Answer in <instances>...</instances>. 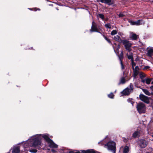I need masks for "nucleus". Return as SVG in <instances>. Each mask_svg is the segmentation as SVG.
I'll use <instances>...</instances> for the list:
<instances>
[{
    "instance_id": "1",
    "label": "nucleus",
    "mask_w": 153,
    "mask_h": 153,
    "mask_svg": "<svg viewBox=\"0 0 153 153\" xmlns=\"http://www.w3.org/2000/svg\"><path fill=\"white\" fill-rule=\"evenodd\" d=\"M42 137L47 142L50 148H57L58 145L49 138L48 134H39L32 136L24 143L23 146L24 150L27 151L28 150L26 149L29 148L30 147L36 149L40 148L41 146Z\"/></svg>"
},
{
    "instance_id": "2",
    "label": "nucleus",
    "mask_w": 153,
    "mask_h": 153,
    "mask_svg": "<svg viewBox=\"0 0 153 153\" xmlns=\"http://www.w3.org/2000/svg\"><path fill=\"white\" fill-rule=\"evenodd\" d=\"M42 137L47 142L50 148H57L58 145L49 138L48 134H39L32 136L24 143L23 146L24 150L27 151L28 150L26 149L29 148L30 147L36 149L40 148L41 146Z\"/></svg>"
},
{
    "instance_id": "3",
    "label": "nucleus",
    "mask_w": 153,
    "mask_h": 153,
    "mask_svg": "<svg viewBox=\"0 0 153 153\" xmlns=\"http://www.w3.org/2000/svg\"><path fill=\"white\" fill-rule=\"evenodd\" d=\"M104 147L113 153H116V143L115 142L110 141L105 144Z\"/></svg>"
},
{
    "instance_id": "4",
    "label": "nucleus",
    "mask_w": 153,
    "mask_h": 153,
    "mask_svg": "<svg viewBox=\"0 0 153 153\" xmlns=\"http://www.w3.org/2000/svg\"><path fill=\"white\" fill-rule=\"evenodd\" d=\"M136 108L138 112L140 114L144 113L146 112V105L142 102H139L137 103Z\"/></svg>"
},
{
    "instance_id": "5",
    "label": "nucleus",
    "mask_w": 153,
    "mask_h": 153,
    "mask_svg": "<svg viewBox=\"0 0 153 153\" xmlns=\"http://www.w3.org/2000/svg\"><path fill=\"white\" fill-rule=\"evenodd\" d=\"M134 88L132 84L130 83L129 86L124 90L121 93L125 95H128L133 91Z\"/></svg>"
},
{
    "instance_id": "6",
    "label": "nucleus",
    "mask_w": 153,
    "mask_h": 153,
    "mask_svg": "<svg viewBox=\"0 0 153 153\" xmlns=\"http://www.w3.org/2000/svg\"><path fill=\"white\" fill-rule=\"evenodd\" d=\"M122 43L124 45L126 49L128 51H131L132 49L131 48L132 44L129 42L127 40H123Z\"/></svg>"
},
{
    "instance_id": "7",
    "label": "nucleus",
    "mask_w": 153,
    "mask_h": 153,
    "mask_svg": "<svg viewBox=\"0 0 153 153\" xmlns=\"http://www.w3.org/2000/svg\"><path fill=\"white\" fill-rule=\"evenodd\" d=\"M128 22L132 25H143L145 23V21L142 20H139L136 21H133L132 20H129Z\"/></svg>"
},
{
    "instance_id": "8",
    "label": "nucleus",
    "mask_w": 153,
    "mask_h": 153,
    "mask_svg": "<svg viewBox=\"0 0 153 153\" xmlns=\"http://www.w3.org/2000/svg\"><path fill=\"white\" fill-rule=\"evenodd\" d=\"M138 144L141 148H144L147 146L148 142L145 140L142 139L139 140Z\"/></svg>"
},
{
    "instance_id": "9",
    "label": "nucleus",
    "mask_w": 153,
    "mask_h": 153,
    "mask_svg": "<svg viewBox=\"0 0 153 153\" xmlns=\"http://www.w3.org/2000/svg\"><path fill=\"white\" fill-rule=\"evenodd\" d=\"M140 99L142 101L146 103L149 104V100L148 97L145 95L140 94L139 96Z\"/></svg>"
},
{
    "instance_id": "10",
    "label": "nucleus",
    "mask_w": 153,
    "mask_h": 153,
    "mask_svg": "<svg viewBox=\"0 0 153 153\" xmlns=\"http://www.w3.org/2000/svg\"><path fill=\"white\" fill-rule=\"evenodd\" d=\"M146 50L147 55L151 57L153 55V47H149L147 48Z\"/></svg>"
},
{
    "instance_id": "11",
    "label": "nucleus",
    "mask_w": 153,
    "mask_h": 153,
    "mask_svg": "<svg viewBox=\"0 0 153 153\" xmlns=\"http://www.w3.org/2000/svg\"><path fill=\"white\" fill-rule=\"evenodd\" d=\"M133 69L134 71L133 76L134 77H135L140 73L139 71V69L137 66H136L134 68H133Z\"/></svg>"
},
{
    "instance_id": "12",
    "label": "nucleus",
    "mask_w": 153,
    "mask_h": 153,
    "mask_svg": "<svg viewBox=\"0 0 153 153\" xmlns=\"http://www.w3.org/2000/svg\"><path fill=\"white\" fill-rule=\"evenodd\" d=\"M94 21H93L92 22V25L91 26V29L90 30V31L91 32H99L98 31H97L98 29L97 26L94 25Z\"/></svg>"
},
{
    "instance_id": "13",
    "label": "nucleus",
    "mask_w": 153,
    "mask_h": 153,
    "mask_svg": "<svg viewBox=\"0 0 153 153\" xmlns=\"http://www.w3.org/2000/svg\"><path fill=\"white\" fill-rule=\"evenodd\" d=\"M128 52L126 53V55L127 56L128 58V59H131L132 61L133 60V53L131 51Z\"/></svg>"
},
{
    "instance_id": "14",
    "label": "nucleus",
    "mask_w": 153,
    "mask_h": 153,
    "mask_svg": "<svg viewBox=\"0 0 153 153\" xmlns=\"http://www.w3.org/2000/svg\"><path fill=\"white\" fill-rule=\"evenodd\" d=\"M127 76L126 75L125 76L122 77L121 78L120 80V81L118 83V85H120L121 84H123L126 83V77Z\"/></svg>"
},
{
    "instance_id": "15",
    "label": "nucleus",
    "mask_w": 153,
    "mask_h": 153,
    "mask_svg": "<svg viewBox=\"0 0 153 153\" xmlns=\"http://www.w3.org/2000/svg\"><path fill=\"white\" fill-rule=\"evenodd\" d=\"M20 152V149L19 146H15L14 147L12 153H19Z\"/></svg>"
},
{
    "instance_id": "16",
    "label": "nucleus",
    "mask_w": 153,
    "mask_h": 153,
    "mask_svg": "<svg viewBox=\"0 0 153 153\" xmlns=\"http://www.w3.org/2000/svg\"><path fill=\"white\" fill-rule=\"evenodd\" d=\"M112 38L115 40L117 41L120 43L122 42L123 41L121 39L120 37L118 35L114 36L112 37Z\"/></svg>"
},
{
    "instance_id": "17",
    "label": "nucleus",
    "mask_w": 153,
    "mask_h": 153,
    "mask_svg": "<svg viewBox=\"0 0 153 153\" xmlns=\"http://www.w3.org/2000/svg\"><path fill=\"white\" fill-rule=\"evenodd\" d=\"M140 131H135L132 134V137L134 138H137L139 137L140 136Z\"/></svg>"
},
{
    "instance_id": "18",
    "label": "nucleus",
    "mask_w": 153,
    "mask_h": 153,
    "mask_svg": "<svg viewBox=\"0 0 153 153\" xmlns=\"http://www.w3.org/2000/svg\"><path fill=\"white\" fill-rule=\"evenodd\" d=\"M100 1L101 2L106 4L109 5L113 4L111 0H100Z\"/></svg>"
},
{
    "instance_id": "19",
    "label": "nucleus",
    "mask_w": 153,
    "mask_h": 153,
    "mask_svg": "<svg viewBox=\"0 0 153 153\" xmlns=\"http://www.w3.org/2000/svg\"><path fill=\"white\" fill-rule=\"evenodd\" d=\"M130 38L133 40H136L137 38V36L133 32L130 33Z\"/></svg>"
},
{
    "instance_id": "20",
    "label": "nucleus",
    "mask_w": 153,
    "mask_h": 153,
    "mask_svg": "<svg viewBox=\"0 0 153 153\" xmlns=\"http://www.w3.org/2000/svg\"><path fill=\"white\" fill-rule=\"evenodd\" d=\"M130 150V148L127 146H125L123 149V153H128Z\"/></svg>"
},
{
    "instance_id": "21",
    "label": "nucleus",
    "mask_w": 153,
    "mask_h": 153,
    "mask_svg": "<svg viewBox=\"0 0 153 153\" xmlns=\"http://www.w3.org/2000/svg\"><path fill=\"white\" fill-rule=\"evenodd\" d=\"M142 91L146 95L150 96L151 94V93L149 92V91L147 89H143Z\"/></svg>"
},
{
    "instance_id": "22",
    "label": "nucleus",
    "mask_w": 153,
    "mask_h": 153,
    "mask_svg": "<svg viewBox=\"0 0 153 153\" xmlns=\"http://www.w3.org/2000/svg\"><path fill=\"white\" fill-rule=\"evenodd\" d=\"M139 75L140 79H143L146 76L145 74L142 72L140 73Z\"/></svg>"
},
{
    "instance_id": "23",
    "label": "nucleus",
    "mask_w": 153,
    "mask_h": 153,
    "mask_svg": "<svg viewBox=\"0 0 153 153\" xmlns=\"http://www.w3.org/2000/svg\"><path fill=\"white\" fill-rule=\"evenodd\" d=\"M92 149H88L86 151H82V153H91Z\"/></svg>"
},
{
    "instance_id": "24",
    "label": "nucleus",
    "mask_w": 153,
    "mask_h": 153,
    "mask_svg": "<svg viewBox=\"0 0 153 153\" xmlns=\"http://www.w3.org/2000/svg\"><path fill=\"white\" fill-rule=\"evenodd\" d=\"M97 16L101 19L102 20H104L105 18L104 15L102 14H98L97 15Z\"/></svg>"
},
{
    "instance_id": "25",
    "label": "nucleus",
    "mask_w": 153,
    "mask_h": 153,
    "mask_svg": "<svg viewBox=\"0 0 153 153\" xmlns=\"http://www.w3.org/2000/svg\"><path fill=\"white\" fill-rule=\"evenodd\" d=\"M151 81V79L150 78H146V83L147 84H149Z\"/></svg>"
},
{
    "instance_id": "26",
    "label": "nucleus",
    "mask_w": 153,
    "mask_h": 153,
    "mask_svg": "<svg viewBox=\"0 0 153 153\" xmlns=\"http://www.w3.org/2000/svg\"><path fill=\"white\" fill-rule=\"evenodd\" d=\"M108 96L109 98L113 99L114 98V95L112 93H111L110 94H108Z\"/></svg>"
},
{
    "instance_id": "27",
    "label": "nucleus",
    "mask_w": 153,
    "mask_h": 153,
    "mask_svg": "<svg viewBox=\"0 0 153 153\" xmlns=\"http://www.w3.org/2000/svg\"><path fill=\"white\" fill-rule=\"evenodd\" d=\"M103 36L104 38L109 43H111V42L110 40L107 38L104 35H103Z\"/></svg>"
},
{
    "instance_id": "28",
    "label": "nucleus",
    "mask_w": 153,
    "mask_h": 153,
    "mask_svg": "<svg viewBox=\"0 0 153 153\" xmlns=\"http://www.w3.org/2000/svg\"><path fill=\"white\" fill-rule=\"evenodd\" d=\"M105 26L106 28H110L111 25L109 23H107L105 25Z\"/></svg>"
},
{
    "instance_id": "29",
    "label": "nucleus",
    "mask_w": 153,
    "mask_h": 153,
    "mask_svg": "<svg viewBox=\"0 0 153 153\" xmlns=\"http://www.w3.org/2000/svg\"><path fill=\"white\" fill-rule=\"evenodd\" d=\"M29 151L31 153H36L37 152V150L35 149H32L30 150Z\"/></svg>"
},
{
    "instance_id": "30",
    "label": "nucleus",
    "mask_w": 153,
    "mask_h": 153,
    "mask_svg": "<svg viewBox=\"0 0 153 153\" xmlns=\"http://www.w3.org/2000/svg\"><path fill=\"white\" fill-rule=\"evenodd\" d=\"M117 33V31L116 30H114L112 31L111 33V34L113 35L116 34Z\"/></svg>"
},
{
    "instance_id": "31",
    "label": "nucleus",
    "mask_w": 153,
    "mask_h": 153,
    "mask_svg": "<svg viewBox=\"0 0 153 153\" xmlns=\"http://www.w3.org/2000/svg\"><path fill=\"white\" fill-rule=\"evenodd\" d=\"M127 101L128 102H129L130 103H131L132 105H133V104L134 103V102H133L132 101V99H131V98H128V100H127Z\"/></svg>"
},
{
    "instance_id": "32",
    "label": "nucleus",
    "mask_w": 153,
    "mask_h": 153,
    "mask_svg": "<svg viewBox=\"0 0 153 153\" xmlns=\"http://www.w3.org/2000/svg\"><path fill=\"white\" fill-rule=\"evenodd\" d=\"M123 53L122 52L120 54L119 56V58L120 59V61H121V58H123Z\"/></svg>"
},
{
    "instance_id": "33",
    "label": "nucleus",
    "mask_w": 153,
    "mask_h": 153,
    "mask_svg": "<svg viewBox=\"0 0 153 153\" xmlns=\"http://www.w3.org/2000/svg\"><path fill=\"white\" fill-rule=\"evenodd\" d=\"M124 16H125L124 15L123 13H120L119 15V17L121 18H122Z\"/></svg>"
},
{
    "instance_id": "34",
    "label": "nucleus",
    "mask_w": 153,
    "mask_h": 153,
    "mask_svg": "<svg viewBox=\"0 0 153 153\" xmlns=\"http://www.w3.org/2000/svg\"><path fill=\"white\" fill-rule=\"evenodd\" d=\"M120 64H121V69H122L123 70L124 69V67L123 64L122 63V61H121Z\"/></svg>"
},
{
    "instance_id": "35",
    "label": "nucleus",
    "mask_w": 153,
    "mask_h": 153,
    "mask_svg": "<svg viewBox=\"0 0 153 153\" xmlns=\"http://www.w3.org/2000/svg\"><path fill=\"white\" fill-rule=\"evenodd\" d=\"M136 65V64L135 62H132V68L133 69V68H134V67Z\"/></svg>"
},
{
    "instance_id": "36",
    "label": "nucleus",
    "mask_w": 153,
    "mask_h": 153,
    "mask_svg": "<svg viewBox=\"0 0 153 153\" xmlns=\"http://www.w3.org/2000/svg\"><path fill=\"white\" fill-rule=\"evenodd\" d=\"M150 68V67L149 66H145L144 68H143V69H149Z\"/></svg>"
},
{
    "instance_id": "37",
    "label": "nucleus",
    "mask_w": 153,
    "mask_h": 153,
    "mask_svg": "<svg viewBox=\"0 0 153 153\" xmlns=\"http://www.w3.org/2000/svg\"><path fill=\"white\" fill-rule=\"evenodd\" d=\"M141 82L143 83H145L146 82V78L145 79H141Z\"/></svg>"
},
{
    "instance_id": "38",
    "label": "nucleus",
    "mask_w": 153,
    "mask_h": 153,
    "mask_svg": "<svg viewBox=\"0 0 153 153\" xmlns=\"http://www.w3.org/2000/svg\"><path fill=\"white\" fill-rule=\"evenodd\" d=\"M91 153H100L99 152H97V151H95L94 150L92 149V152H91Z\"/></svg>"
},
{
    "instance_id": "39",
    "label": "nucleus",
    "mask_w": 153,
    "mask_h": 153,
    "mask_svg": "<svg viewBox=\"0 0 153 153\" xmlns=\"http://www.w3.org/2000/svg\"><path fill=\"white\" fill-rule=\"evenodd\" d=\"M51 151L52 152H53V153H55V152H56V151L54 149H52L51 150Z\"/></svg>"
},
{
    "instance_id": "40",
    "label": "nucleus",
    "mask_w": 153,
    "mask_h": 153,
    "mask_svg": "<svg viewBox=\"0 0 153 153\" xmlns=\"http://www.w3.org/2000/svg\"><path fill=\"white\" fill-rule=\"evenodd\" d=\"M120 48V46L119 45H117V50H118V49Z\"/></svg>"
},
{
    "instance_id": "41",
    "label": "nucleus",
    "mask_w": 153,
    "mask_h": 153,
    "mask_svg": "<svg viewBox=\"0 0 153 153\" xmlns=\"http://www.w3.org/2000/svg\"><path fill=\"white\" fill-rule=\"evenodd\" d=\"M150 89H151V90L152 91H153V85L150 87Z\"/></svg>"
},
{
    "instance_id": "42",
    "label": "nucleus",
    "mask_w": 153,
    "mask_h": 153,
    "mask_svg": "<svg viewBox=\"0 0 153 153\" xmlns=\"http://www.w3.org/2000/svg\"><path fill=\"white\" fill-rule=\"evenodd\" d=\"M69 153H75V152L73 151H70L69 152Z\"/></svg>"
},
{
    "instance_id": "43",
    "label": "nucleus",
    "mask_w": 153,
    "mask_h": 153,
    "mask_svg": "<svg viewBox=\"0 0 153 153\" xmlns=\"http://www.w3.org/2000/svg\"><path fill=\"white\" fill-rule=\"evenodd\" d=\"M75 153H81L79 152H75Z\"/></svg>"
},
{
    "instance_id": "44",
    "label": "nucleus",
    "mask_w": 153,
    "mask_h": 153,
    "mask_svg": "<svg viewBox=\"0 0 153 153\" xmlns=\"http://www.w3.org/2000/svg\"><path fill=\"white\" fill-rule=\"evenodd\" d=\"M34 9L35 11H36L37 10H36V8H34Z\"/></svg>"
},
{
    "instance_id": "45",
    "label": "nucleus",
    "mask_w": 153,
    "mask_h": 153,
    "mask_svg": "<svg viewBox=\"0 0 153 153\" xmlns=\"http://www.w3.org/2000/svg\"><path fill=\"white\" fill-rule=\"evenodd\" d=\"M114 45H116V43H114Z\"/></svg>"
},
{
    "instance_id": "46",
    "label": "nucleus",
    "mask_w": 153,
    "mask_h": 153,
    "mask_svg": "<svg viewBox=\"0 0 153 153\" xmlns=\"http://www.w3.org/2000/svg\"><path fill=\"white\" fill-rule=\"evenodd\" d=\"M113 48L114 49V51H115V50H114V46H113Z\"/></svg>"
},
{
    "instance_id": "47",
    "label": "nucleus",
    "mask_w": 153,
    "mask_h": 153,
    "mask_svg": "<svg viewBox=\"0 0 153 153\" xmlns=\"http://www.w3.org/2000/svg\"><path fill=\"white\" fill-rule=\"evenodd\" d=\"M151 136H152V137H153V134L152 135H151Z\"/></svg>"
},
{
    "instance_id": "48",
    "label": "nucleus",
    "mask_w": 153,
    "mask_h": 153,
    "mask_svg": "<svg viewBox=\"0 0 153 153\" xmlns=\"http://www.w3.org/2000/svg\"><path fill=\"white\" fill-rule=\"evenodd\" d=\"M152 84H153V81L152 82Z\"/></svg>"
},
{
    "instance_id": "49",
    "label": "nucleus",
    "mask_w": 153,
    "mask_h": 153,
    "mask_svg": "<svg viewBox=\"0 0 153 153\" xmlns=\"http://www.w3.org/2000/svg\"><path fill=\"white\" fill-rule=\"evenodd\" d=\"M37 10H40L39 9H38Z\"/></svg>"
},
{
    "instance_id": "50",
    "label": "nucleus",
    "mask_w": 153,
    "mask_h": 153,
    "mask_svg": "<svg viewBox=\"0 0 153 153\" xmlns=\"http://www.w3.org/2000/svg\"><path fill=\"white\" fill-rule=\"evenodd\" d=\"M101 142H99V143L100 144V143Z\"/></svg>"
},
{
    "instance_id": "51",
    "label": "nucleus",
    "mask_w": 153,
    "mask_h": 153,
    "mask_svg": "<svg viewBox=\"0 0 153 153\" xmlns=\"http://www.w3.org/2000/svg\"><path fill=\"white\" fill-rule=\"evenodd\" d=\"M146 153H149V152H146Z\"/></svg>"
},
{
    "instance_id": "52",
    "label": "nucleus",
    "mask_w": 153,
    "mask_h": 153,
    "mask_svg": "<svg viewBox=\"0 0 153 153\" xmlns=\"http://www.w3.org/2000/svg\"><path fill=\"white\" fill-rule=\"evenodd\" d=\"M120 35H121V34H120Z\"/></svg>"
},
{
    "instance_id": "53",
    "label": "nucleus",
    "mask_w": 153,
    "mask_h": 153,
    "mask_svg": "<svg viewBox=\"0 0 153 153\" xmlns=\"http://www.w3.org/2000/svg\"><path fill=\"white\" fill-rule=\"evenodd\" d=\"M152 94H153V93Z\"/></svg>"
}]
</instances>
